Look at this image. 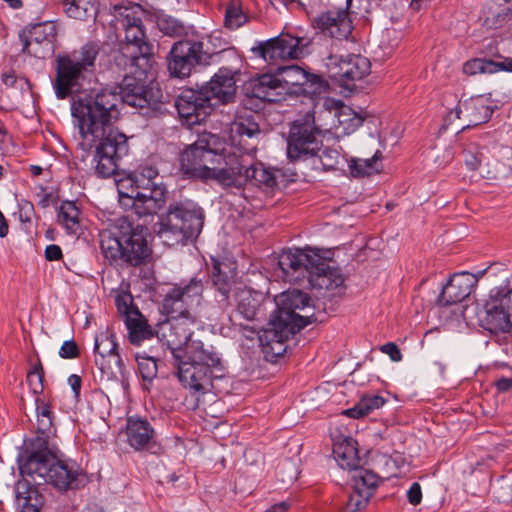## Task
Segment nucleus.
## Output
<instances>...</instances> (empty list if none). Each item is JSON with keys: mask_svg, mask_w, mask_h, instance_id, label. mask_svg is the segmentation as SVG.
Segmentation results:
<instances>
[{"mask_svg": "<svg viewBox=\"0 0 512 512\" xmlns=\"http://www.w3.org/2000/svg\"><path fill=\"white\" fill-rule=\"evenodd\" d=\"M118 97L103 89L96 94H86L73 99L71 114L79 130V147L94 151L93 163L97 176H113L119 162L128 155L127 136L113 127L119 117Z\"/></svg>", "mask_w": 512, "mask_h": 512, "instance_id": "f257e3e1", "label": "nucleus"}, {"mask_svg": "<svg viewBox=\"0 0 512 512\" xmlns=\"http://www.w3.org/2000/svg\"><path fill=\"white\" fill-rule=\"evenodd\" d=\"M278 265L285 281L308 284L323 291L324 297H334L343 291L344 279L336 268L310 249H289L279 255Z\"/></svg>", "mask_w": 512, "mask_h": 512, "instance_id": "f03ea898", "label": "nucleus"}, {"mask_svg": "<svg viewBox=\"0 0 512 512\" xmlns=\"http://www.w3.org/2000/svg\"><path fill=\"white\" fill-rule=\"evenodd\" d=\"M237 69L221 67L198 90H184L176 99L175 106L181 118L189 124H199L218 104H229L234 101L237 91L235 75Z\"/></svg>", "mask_w": 512, "mask_h": 512, "instance_id": "7ed1b4c3", "label": "nucleus"}, {"mask_svg": "<svg viewBox=\"0 0 512 512\" xmlns=\"http://www.w3.org/2000/svg\"><path fill=\"white\" fill-rule=\"evenodd\" d=\"M149 231L143 225L134 226L127 217L116 220L113 230L100 234V247L108 260H122L131 266L145 264L152 254L148 243Z\"/></svg>", "mask_w": 512, "mask_h": 512, "instance_id": "20e7f679", "label": "nucleus"}, {"mask_svg": "<svg viewBox=\"0 0 512 512\" xmlns=\"http://www.w3.org/2000/svg\"><path fill=\"white\" fill-rule=\"evenodd\" d=\"M119 201L139 217L157 214L166 203L167 189L152 166L141 167L119 184Z\"/></svg>", "mask_w": 512, "mask_h": 512, "instance_id": "39448f33", "label": "nucleus"}, {"mask_svg": "<svg viewBox=\"0 0 512 512\" xmlns=\"http://www.w3.org/2000/svg\"><path fill=\"white\" fill-rule=\"evenodd\" d=\"M145 10L136 3L114 6V17L117 25L125 32V41L121 45L119 64L136 67L143 72L150 71L153 64V46L148 42L142 17Z\"/></svg>", "mask_w": 512, "mask_h": 512, "instance_id": "423d86ee", "label": "nucleus"}, {"mask_svg": "<svg viewBox=\"0 0 512 512\" xmlns=\"http://www.w3.org/2000/svg\"><path fill=\"white\" fill-rule=\"evenodd\" d=\"M236 274L237 267L234 261L229 259L214 260L211 278L212 285L215 288L217 310L214 311L213 316H220L230 307V292L233 289L237 312L244 319L252 321L257 316L264 295L246 286H235Z\"/></svg>", "mask_w": 512, "mask_h": 512, "instance_id": "0eeeda50", "label": "nucleus"}, {"mask_svg": "<svg viewBox=\"0 0 512 512\" xmlns=\"http://www.w3.org/2000/svg\"><path fill=\"white\" fill-rule=\"evenodd\" d=\"M177 377L182 385L196 394L204 395L212 388V379L222 376L224 367L221 358L205 349L203 343L188 347V353L174 359Z\"/></svg>", "mask_w": 512, "mask_h": 512, "instance_id": "6e6552de", "label": "nucleus"}, {"mask_svg": "<svg viewBox=\"0 0 512 512\" xmlns=\"http://www.w3.org/2000/svg\"><path fill=\"white\" fill-rule=\"evenodd\" d=\"M204 218L203 209L195 203L173 202L155 225V232L168 246L186 244L199 236Z\"/></svg>", "mask_w": 512, "mask_h": 512, "instance_id": "1a4fd4ad", "label": "nucleus"}, {"mask_svg": "<svg viewBox=\"0 0 512 512\" xmlns=\"http://www.w3.org/2000/svg\"><path fill=\"white\" fill-rule=\"evenodd\" d=\"M226 146V141L218 135L201 134L181 153V171L188 177L209 181L226 160Z\"/></svg>", "mask_w": 512, "mask_h": 512, "instance_id": "9d476101", "label": "nucleus"}, {"mask_svg": "<svg viewBox=\"0 0 512 512\" xmlns=\"http://www.w3.org/2000/svg\"><path fill=\"white\" fill-rule=\"evenodd\" d=\"M98 53L96 44L87 43L79 51L57 57L54 88L59 99H65L80 88L84 73L94 66Z\"/></svg>", "mask_w": 512, "mask_h": 512, "instance_id": "9b49d317", "label": "nucleus"}, {"mask_svg": "<svg viewBox=\"0 0 512 512\" xmlns=\"http://www.w3.org/2000/svg\"><path fill=\"white\" fill-rule=\"evenodd\" d=\"M20 471L34 483H49L60 491L79 487V466L73 461L59 460L56 456L49 458L46 463L34 459L24 461L20 465Z\"/></svg>", "mask_w": 512, "mask_h": 512, "instance_id": "f8f14e48", "label": "nucleus"}, {"mask_svg": "<svg viewBox=\"0 0 512 512\" xmlns=\"http://www.w3.org/2000/svg\"><path fill=\"white\" fill-rule=\"evenodd\" d=\"M328 123L319 122L316 110L306 113L293 122L287 142V155L292 161L317 155L319 142L317 135L328 131Z\"/></svg>", "mask_w": 512, "mask_h": 512, "instance_id": "ddd939ff", "label": "nucleus"}, {"mask_svg": "<svg viewBox=\"0 0 512 512\" xmlns=\"http://www.w3.org/2000/svg\"><path fill=\"white\" fill-rule=\"evenodd\" d=\"M479 322L491 334L512 333V287L505 285L490 290L479 313Z\"/></svg>", "mask_w": 512, "mask_h": 512, "instance_id": "4468645a", "label": "nucleus"}, {"mask_svg": "<svg viewBox=\"0 0 512 512\" xmlns=\"http://www.w3.org/2000/svg\"><path fill=\"white\" fill-rule=\"evenodd\" d=\"M126 67L130 74L124 76L118 93L112 91L118 97V103L121 101L132 107L157 110L161 102L160 91L145 84V79L150 71L141 73L140 69L136 70V67H132L130 63ZM109 91L111 92V90Z\"/></svg>", "mask_w": 512, "mask_h": 512, "instance_id": "2eb2a0df", "label": "nucleus"}, {"mask_svg": "<svg viewBox=\"0 0 512 512\" xmlns=\"http://www.w3.org/2000/svg\"><path fill=\"white\" fill-rule=\"evenodd\" d=\"M204 283L197 277L181 281L165 295L162 310L166 315L197 318L196 308L203 300Z\"/></svg>", "mask_w": 512, "mask_h": 512, "instance_id": "dca6fc26", "label": "nucleus"}, {"mask_svg": "<svg viewBox=\"0 0 512 512\" xmlns=\"http://www.w3.org/2000/svg\"><path fill=\"white\" fill-rule=\"evenodd\" d=\"M168 318L157 327V337L165 344L173 359H179L188 353V347L195 343H202L192 339L193 329L197 325V318L167 315Z\"/></svg>", "mask_w": 512, "mask_h": 512, "instance_id": "f3484780", "label": "nucleus"}, {"mask_svg": "<svg viewBox=\"0 0 512 512\" xmlns=\"http://www.w3.org/2000/svg\"><path fill=\"white\" fill-rule=\"evenodd\" d=\"M211 55L204 50L202 41L180 40L175 42L167 55V67L175 78L189 77L197 65L206 62Z\"/></svg>", "mask_w": 512, "mask_h": 512, "instance_id": "a211bd4d", "label": "nucleus"}, {"mask_svg": "<svg viewBox=\"0 0 512 512\" xmlns=\"http://www.w3.org/2000/svg\"><path fill=\"white\" fill-rule=\"evenodd\" d=\"M326 67L331 78L340 86L352 90L355 82L370 74L371 63L369 59L360 54L330 55Z\"/></svg>", "mask_w": 512, "mask_h": 512, "instance_id": "6ab92c4d", "label": "nucleus"}, {"mask_svg": "<svg viewBox=\"0 0 512 512\" xmlns=\"http://www.w3.org/2000/svg\"><path fill=\"white\" fill-rule=\"evenodd\" d=\"M309 41L290 34H280L267 41L259 42L251 51L268 64H276L278 60L298 59L307 51Z\"/></svg>", "mask_w": 512, "mask_h": 512, "instance_id": "aec40b11", "label": "nucleus"}, {"mask_svg": "<svg viewBox=\"0 0 512 512\" xmlns=\"http://www.w3.org/2000/svg\"><path fill=\"white\" fill-rule=\"evenodd\" d=\"M277 311L275 315L292 325L299 324V331L312 323L314 316L311 298L300 290H289L277 297Z\"/></svg>", "mask_w": 512, "mask_h": 512, "instance_id": "412c9836", "label": "nucleus"}, {"mask_svg": "<svg viewBox=\"0 0 512 512\" xmlns=\"http://www.w3.org/2000/svg\"><path fill=\"white\" fill-rule=\"evenodd\" d=\"M300 325H289L275 314L272 315L267 327L259 332V342L266 357L277 358L284 355L287 350L286 341L299 332Z\"/></svg>", "mask_w": 512, "mask_h": 512, "instance_id": "4be33fe9", "label": "nucleus"}, {"mask_svg": "<svg viewBox=\"0 0 512 512\" xmlns=\"http://www.w3.org/2000/svg\"><path fill=\"white\" fill-rule=\"evenodd\" d=\"M276 71L285 93L292 86H298L301 92L309 95L321 94L328 88L325 79L298 65L279 66Z\"/></svg>", "mask_w": 512, "mask_h": 512, "instance_id": "5701e85b", "label": "nucleus"}, {"mask_svg": "<svg viewBox=\"0 0 512 512\" xmlns=\"http://www.w3.org/2000/svg\"><path fill=\"white\" fill-rule=\"evenodd\" d=\"M486 150L475 143H470L464 150V161L470 170H480L483 177L491 180H505L512 177V158H508V163L498 161L486 162Z\"/></svg>", "mask_w": 512, "mask_h": 512, "instance_id": "b1692460", "label": "nucleus"}, {"mask_svg": "<svg viewBox=\"0 0 512 512\" xmlns=\"http://www.w3.org/2000/svg\"><path fill=\"white\" fill-rule=\"evenodd\" d=\"M380 479L372 471L356 469L351 476L352 491L345 504V512H358L364 509L376 491Z\"/></svg>", "mask_w": 512, "mask_h": 512, "instance_id": "393cba45", "label": "nucleus"}, {"mask_svg": "<svg viewBox=\"0 0 512 512\" xmlns=\"http://www.w3.org/2000/svg\"><path fill=\"white\" fill-rule=\"evenodd\" d=\"M484 274L485 270L479 271L478 274L469 272L455 273L443 287L437 299L438 303L443 306H449L464 301L469 297L473 287Z\"/></svg>", "mask_w": 512, "mask_h": 512, "instance_id": "a878e982", "label": "nucleus"}, {"mask_svg": "<svg viewBox=\"0 0 512 512\" xmlns=\"http://www.w3.org/2000/svg\"><path fill=\"white\" fill-rule=\"evenodd\" d=\"M345 9H330L313 18V27L322 34L335 39H347L352 32V22Z\"/></svg>", "mask_w": 512, "mask_h": 512, "instance_id": "bb28decb", "label": "nucleus"}, {"mask_svg": "<svg viewBox=\"0 0 512 512\" xmlns=\"http://www.w3.org/2000/svg\"><path fill=\"white\" fill-rule=\"evenodd\" d=\"M493 113V108L488 105V100L483 96L471 97L460 101L449 114L463 121L462 129L477 126L487 122Z\"/></svg>", "mask_w": 512, "mask_h": 512, "instance_id": "cd10ccee", "label": "nucleus"}, {"mask_svg": "<svg viewBox=\"0 0 512 512\" xmlns=\"http://www.w3.org/2000/svg\"><path fill=\"white\" fill-rule=\"evenodd\" d=\"M316 117L319 122L328 123V131L341 129L340 132L343 134L355 131L363 123V119L360 116L341 102L335 103L333 109L325 108L316 111Z\"/></svg>", "mask_w": 512, "mask_h": 512, "instance_id": "c85d7f7f", "label": "nucleus"}, {"mask_svg": "<svg viewBox=\"0 0 512 512\" xmlns=\"http://www.w3.org/2000/svg\"><path fill=\"white\" fill-rule=\"evenodd\" d=\"M246 166V156L237 153H228L225 162L212 174L210 180L223 187L241 188L245 185L243 175Z\"/></svg>", "mask_w": 512, "mask_h": 512, "instance_id": "c756f323", "label": "nucleus"}, {"mask_svg": "<svg viewBox=\"0 0 512 512\" xmlns=\"http://www.w3.org/2000/svg\"><path fill=\"white\" fill-rule=\"evenodd\" d=\"M247 95L267 102H277L285 92L277 71L265 73L252 79L247 87Z\"/></svg>", "mask_w": 512, "mask_h": 512, "instance_id": "7c9ffc66", "label": "nucleus"}, {"mask_svg": "<svg viewBox=\"0 0 512 512\" xmlns=\"http://www.w3.org/2000/svg\"><path fill=\"white\" fill-rule=\"evenodd\" d=\"M243 175L246 178L245 185L250 184L265 190H271L277 185L280 172L266 167L261 162H249L246 156V166Z\"/></svg>", "mask_w": 512, "mask_h": 512, "instance_id": "2f4dec72", "label": "nucleus"}, {"mask_svg": "<svg viewBox=\"0 0 512 512\" xmlns=\"http://www.w3.org/2000/svg\"><path fill=\"white\" fill-rule=\"evenodd\" d=\"M333 455L342 469L355 473L356 469H362L358 456L357 442L347 436H338L333 442Z\"/></svg>", "mask_w": 512, "mask_h": 512, "instance_id": "473e14b6", "label": "nucleus"}, {"mask_svg": "<svg viewBox=\"0 0 512 512\" xmlns=\"http://www.w3.org/2000/svg\"><path fill=\"white\" fill-rule=\"evenodd\" d=\"M55 37V26L52 23H39L29 31V36L23 43L22 51L35 57H45L38 49V46L45 44L48 50L52 47Z\"/></svg>", "mask_w": 512, "mask_h": 512, "instance_id": "72a5a7b5", "label": "nucleus"}, {"mask_svg": "<svg viewBox=\"0 0 512 512\" xmlns=\"http://www.w3.org/2000/svg\"><path fill=\"white\" fill-rule=\"evenodd\" d=\"M127 436L130 445L137 449L146 448L153 437L150 424L140 418H129L127 421Z\"/></svg>", "mask_w": 512, "mask_h": 512, "instance_id": "f704fd0d", "label": "nucleus"}, {"mask_svg": "<svg viewBox=\"0 0 512 512\" xmlns=\"http://www.w3.org/2000/svg\"><path fill=\"white\" fill-rule=\"evenodd\" d=\"M345 4L349 13L360 15L361 17H367L376 8H381L390 14L389 16L392 20L398 14L392 12V8L396 9V0H356V6H354L353 0H350V4L345 0Z\"/></svg>", "mask_w": 512, "mask_h": 512, "instance_id": "c9c22d12", "label": "nucleus"}, {"mask_svg": "<svg viewBox=\"0 0 512 512\" xmlns=\"http://www.w3.org/2000/svg\"><path fill=\"white\" fill-rule=\"evenodd\" d=\"M511 15V10L501 4L491 2L482 11V25L488 29H498L505 25Z\"/></svg>", "mask_w": 512, "mask_h": 512, "instance_id": "e433bc0d", "label": "nucleus"}, {"mask_svg": "<svg viewBox=\"0 0 512 512\" xmlns=\"http://www.w3.org/2000/svg\"><path fill=\"white\" fill-rule=\"evenodd\" d=\"M125 324L128 329L129 340L134 345H140L142 341L152 337V331L140 312H132Z\"/></svg>", "mask_w": 512, "mask_h": 512, "instance_id": "4c0bfd02", "label": "nucleus"}, {"mask_svg": "<svg viewBox=\"0 0 512 512\" xmlns=\"http://www.w3.org/2000/svg\"><path fill=\"white\" fill-rule=\"evenodd\" d=\"M95 364L99 367L102 373L106 374L108 379L124 380L126 378L125 366L118 351L105 358L96 357Z\"/></svg>", "mask_w": 512, "mask_h": 512, "instance_id": "58836bf2", "label": "nucleus"}, {"mask_svg": "<svg viewBox=\"0 0 512 512\" xmlns=\"http://www.w3.org/2000/svg\"><path fill=\"white\" fill-rule=\"evenodd\" d=\"M64 9L69 17L79 20L95 17L97 12L95 0H65Z\"/></svg>", "mask_w": 512, "mask_h": 512, "instance_id": "ea45409f", "label": "nucleus"}, {"mask_svg": "<svg viewBox=\"0 0 512 512\" xmlns=\"http://www.w3.org/2000/svg\"><path fill=\"white\" fill-rule=\"evenodd\" d=\"M16 499L21 508L20 512H39L38 492L29 488L26 483L17 484Z\"/></svg>", "mask_w": 512, "mask_h": 512, "instance_id": "a19ab883", "label": "nucleus"}, {"mask_svg": "<svg viewBox=\"0 0 512 512\" xmlns=\"http://www.w3.org/2000/svg\"><path fill=\"white\" fill-rule=\"evenodd\" d=\"M385 404L384 398L378 395H367L360 399V401L352 408L347 409L343 414L352 418H361L375 409H379Z\"/></svg>", "mask_w": 512, "mask_h": 512, "instance_id": "79ce46f5", "label": "nucleus"}, {"mask_svg": "<svg viewBox=\"0 0 512 512\" xmlns=\"http://www.w3.org/2000/svg\"><path fill=\"white\" fill-rule=\"evenodd\" d=\"M48 432H38V435L30 443V452L25 461L41 460L46 463L49 458L55 457L48 446Z\"/></svg>", "mask_w": 512, "mask_h": 512, "instance_id": "37998d69", "label": "nucleus"}, {"mask_svg": "<svg viewBox=\"0 0 512 512\" xmlns=\"http://www.w3.org/2000/svg\"><path fill=\"white\" fill-rule=\"evenodd\" d=\"M381 158V152L376 151L372 158L369 159H361V158H353L350 160L349 169L350 173L353 177H363L366 175H370L375 171H378L376 167L377 162Z\"/></svg>", "mask_w": 512, "mask_h": 512, "instance_id": "c03bdc74", "label": "nucleus"}, {"mask_svg": "<svg viewBox=\"0 0 512 512\" xmlns=\"http://www.w3.org/2000/svg\"><path fill=\"white\" fill-rule=\"evenodd\" d=\"M79 210L74 202L64 201L59 207L58 222L68 231L75 232L78 225Z\"/></svg>", "mask_w": 512, "mask_h": 512, "instance_id": "a18cd8bd", "label": "nucleus"}, {"mask_svg": "<svg viewBox=\"0 0 512 512\" xmlns=\"http://www.w3.org/2000/svg\"><path fill=\"white\" fill-rule=\"evenodd\" d=\"M231 131L248 139L258 138L261 133L258 123L252 117H240L232 123Z\"/></svg>", "mask_w": 512, "mask_h": 512, "instance_id": "49530a36", "label": "nucleus"}, {"mask_svg": "<svg viewBox=\"0 0 512 512\" xmlns=\"http://www.w3.org/2000/svg\"><path fill=\"white\" fill-rule=\"evenodd\" d=\"M117 343L115 337L110 333H100L95 337L94 352L96 357H107L117 352Z\"/></svg>", "mask_w": 512, "mask_h": 512, "instance_id": "de8ad7c7", "label": "nucleus"}, {"mask_svg": "<svg viewBox=\"0 0 512 512\" xmlns=\"http://www.w3.org/2000/svg\"><path fill=\"white\" fill-rule=\"evenodd\" d=\"M496 65L493 60L475 58L467 61L463 65V72L467 75H476L479 73L493 74L495 73Z\"/></svg>", "mask_w": 512, "mask_h": 512, "instance_id": "09e8293b", "label": "nucleus"}, {"mask_svg": "<svg viewBox=\"0 0 512 512\" xmlns=\"http://www.w3.org/2000/svg\"><path fill=\"white\" fill-rule=\"evenodd\" d=\"M157 26L161 32L170 37H178L185 34L184 25L171 16H159L157 18Z\"/></svg>", "mask_w": 512, "mask_h": 512, "instance_id": "8fccbe9b", "label": "nucleus"}, {"mask_svg": "<svg viewBox=\"0 0 512 512\" xmlns=\"http://www.w3.org/2000/svg\"><path fill=\"white\" fill-rule=\"evenodd\" d=\"M136 361L138 363L139 373L144 381L151 382L156 378L158 368L155 358L145 354H137Z\"/></svg>", "mask_w": 512, "mask_h": 512, "instance_id": "3c124183", "label": "nucleus"}, {"mask_svg": "<svg viewBox=\"0 0 512 512\" xmlns=\"http://www.w3.org/2000/svg\"><path fill=\"white\" fill-rule=\"evenodd\" d=\"M37 410V431L49 432L52 426L50 406L40 398L35 399Z\"/></svg>", "mask_w": 512, "mask_h": 512, "instance_id": "603ef678", "label": "nucleus"}, {"mask_svg": "<svg viewBox=\"0 0 512 512\" xmlns=\"http://www.w3.org/2000/svg\"><path fill=\"white\" fill-rule=\"evenodd\" d=\"M246 21L241 9L232 1L226 9L225 24L230 29L239 28Z\"/></svg>", "mask_w": 512, "mask_h": 512, "instance_id": "864d4df0", "label": "nucleus"}, {"mask_svg": "<svg viewBox=\"0 0 512 512\" xmlns=\"http://www.w3.org/2000/svg\"><path fill=\"white\" fill-rule=\"evenodd\" d=\"M43 367L41 362L38 360L36 365L27 375V382L35 395H39L43 392Z\"/></svg>", "mask_w": 512, "mask_h": 512, "instance_id": "5fc2aeb1", "label": "nucleus"}, {"mask_svg": "<svg viewBox=\"0 0 512 512\" xmlns=\"http://www.w3.org/2000/svg\"><path fill=\"white\" fill-rule=\"evenodd\" d=\"M277 474L283 483H292L297 479L299 471L293 461L285 460L279 464Z\"/></svg>", "mask_w": 512, "mask_h": 512, "instance_id": "6e6d98bb", "label": "nucleus"}, {"mask_svg": "<svg viewBox=\"0 0 512 512\" xmlns=\"http://www.w3.org/2000/svg\"><path fill=\"white\" fill-rule=\"evenodd\" d=\"M320 164L324 170H334L339 161V152L335 149L324 148L318 155Z\"/></svg>", "mask_w": 512, "mask_h": 512, "instance_id": "4d7b16f0", "label": "nucleus"}, {"mask_svg": "<svg viewBox=\"0 0 512 512\" xmlns=\"http://www.w3.org/2000/svg\"><path fill=\"white\" fill-rule=\"evenodd\" d=\"M79 354V347L73 340L65 341L59 349V356L64 359H74L77 358Z\"/></svg>", "mask_w": 512, "mask_h": 512, "instance_id": "13d9d810", "label": "nucleus"}, {"mask_svg": "<svg viewBox=\"0 0 512 512\" xmlns=\"http://www.w3.org/2000/svg\"><path fill=\"white\" fill-rule=\"evenodd\" d=\"M116 306L119 313L124 316L125 321L132 312H139L137 308L131 305V299L129 296H117Z\"/></svg>", "mask_w": 512, "mask_h": 512, "instance_id": "bf43d9fd", "label": "nucleus"}, {"mask_svg": "<svg viewBox=\"0 0 512 512\" xmlns=\"http://www.w3.org/2000/svg\"><path fill=\"white\" fill-rule=\"evenodd\" d=\"M380 350L383 353L387 354L390 357V359L394 362H399L402 360V353L399 347L393 342H388L382 345L380 347Z\"/></svg>", "mask_w": 512, "mask_h": 512, "instance_id": "052dcab7", "label": "nucleus"}, {"mask_svg": "<svg viewBox=\"0 0 512 512\" xmlns=\"http://www.w3.org/2000/svg\"><path fill=\"white\" fill-rule=\"evenodd\" d=\"M407 498L410 504L418 505L422 500V490L419 483L415 482L407 491Z\"/></svg>", "mask_w": 512, "mask_h": 512, "instance_id": "680f3d73", "label": "nucleus"}, {"mask_svg": "<svg viewBox=\"0 0 512 512\" xmlns=\"http://www.w3.org/2000/svg\"><path fill=\"white\" fill-rule=\"evenodd\" d=\"M45 257L48 261L59 260L62 257V250L58 245H48L45 249Z\"/></svg>", "mask_w": 512, "mask_h": 512, "instance_id": "e2e57ef3", "label": "nucleus"}, {"mask_svg": "<svg viewBox=\"0 0 512 512\" xmlns=\"http://www.w3.org/2000/svg\"><path fill=\"white\" fill-rule=\"evenodd\" d=\"M68 384L70 385V387L74 393L75 399H78L80 396V390H81V384H82L81 377L76 374L70 375L68 378Z\"/></svg>", "mask_w": 512, "mask_h": 512, "instance_id": "0e129e2a", "label": "nucleus"}, {"mask_svg": "<svg viewBox=\"0 0 512 512\" xmlns=\"http://www.w3.org/2000/svg\"><path fill=\"white\" fill-rule=\"evenodd\" d=\"M496 65L495 73L498 71L512 72V58H506L502 61H494Z\"/></svg>", "mask_w": 512, "mask_h": 512, "instance_id": "69168bd1", "label": "nucleus"}, {"mask_svg": "<svg viewBox=\"0 0 512 512\" xmlns=\"http://www.w3.org/2000/svg\"><path fill=\"white\" fill-rule=\"evenodd\" d=\"M512 387V378H501L496 382V388L499 392H506Z\"/></svg>", "mask_w": 512, "mask_h": 512, "instance_id": "338daca9", "label": "nucleus"}, {"mask_svg": "<svg viewBox=\"0 0 512 512\" xmlns=\"http://www.w3.org/2000/svg\"><path fill=\"white\" fill-rule=\"evenodd\" d=\"M289 507L290 504L286 501H283L272 505L268 510H266V512H286Z\"/></svg>", "mask_w": 512, "mask_h": 512, "instance_id": "774afa93", "label": "nucleus"}]
</instances>
